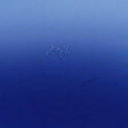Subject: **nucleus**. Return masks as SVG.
Returning <instances> with one entry per match:
<instances>
[{
	"mask_svg": "<svg viewBox=\"0 0 128 128\" xmlns=\"http://www.w3.org/2000/svg\"><path fill=\"white\" fill-rule=\"evenodd\" d=\"M6 49V128H8V52Z\"/></svg>",
	"mask_w": 128,
	"mask_h": 128,
	"instance_id": "1",
	"label": "nucleus"
},
{
	"mask_svg": "<svg viewBox=\"0 0 128 128\" xmlns=\"http://www.w3.org/2000/svg\"><path fill=\"white\" fill-rule=\"evenodd\" d=\"M8 47H9V46H8ZM9 66H8V67ZM9 83V74L8 73V83Z\"/></svg>",
	"mask_w": 128,
	"mask_h": 128,
	"instance_id": "3",
	"label": "nucleus"
},
{
	"mask_svg": "<svg viewBox=\"0 0 128 128\" xmlns=\"http://www.w3.org/2000/svg\"><path fill=\"white\" fill-rule=\"evenodd\" d=\"M8 47H9V46H8ZM9 66H8V67ZM9 83V74L8 73V83Z\"/></svg>",
	"mask_w": 128,
	"mask_h": 128,
	"instance_id": "2",
	"label": "nucleus"
}]
</instances>
